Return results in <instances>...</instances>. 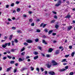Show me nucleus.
<instances>
[{"instance_id":"nucleus-1","label":"nucleus","mask_w":75,"mask_h":75,"mask_svg":"<svg viewBox=\"0 0 75 75\" xmlns=\"http://www.w3.org/2000/svg\"><path fill=\"white\" fill-rule=\"evenodd\" d=\"M52 63L53 65H57V63L55 62V61L54 60H52Z\"/></svg>"},{"instance_id":"nucleus-2","label":"nucleus","mask_w":75,"mask_h":75,"mask_svg":"<svg viewBox=\"0 0 75 75\" xmlns=\"http://www.w3.org/2000/svg\"><path fill=\"white\" fill-rule=\"evenodd\" d=\"M72 28H73V27H72V26L70 25V26H69V27H68L67 28V29H68V31H69V30H71V29H72Z\"/></svg>"},{"instance_id":"nucleus-3","label":"nucleus","mask_w":75,"mask_h":75,"mask_svg":"<svg viewBox=\"0 0 75 75\" xmlns=\"http://www.w3.org/2000/svg\"><path fill=\"white\" fill-rule=\"evenodd\" d=\"M49 73L51 75H55V73L54 71H50L49 72Z\"/></svg>"},{"instance_id":"nucleus-4","label":"nucleus","mask_w":75,"mask_h":75,"mask_svg":"<svg viewBox=\"0 0 75 75\" xmlns=\"http://www.w3.org/2000/svg\"><path fill=\"white\" fill-rule=\"evenodd\" d=\"M27 69V68L23 67L21 69V71L23 72V71H25V70H26Z\"/></svg>"},{"instance_id":"nucleus-5","label":"nucleus","mask_w":75,"mask_h":75,"mask_svg":"<svg viewBox=\"0 0 75 75\" xmlns=\"http://www.w3.org/2000/svg\"><path fill=\"white\" fill-rule=\"evenodd\" d=\"M26 42H28V43H32L33 41L31 40H28L26 41Z\"/></svg>"},{"instance_id":"nucleus-6","label":"nucleus","mask_w":75,"mask_h":75,"mask_svg":"<svg viewBox=\"0 0 75 75\" xmlns=\"http://www.w3.org/2000/svg\"><path fill=\"white\" fill-rule=\"evenodd\" d=\"M66 70L65 69L63 68L62 69L59 70V71L60 72H63V71H65Z\"/></svg>"},{"instance_id":"nucleus-7","label":"nucleus","mask_w":75,"mask_h":75,"mask_svg":"<svg viewBox=\"0 0 75 75\" xmlns=\"http://www.w3.org/2000/svg\"><path fill=\"white\" fill-rule=\"evenodd\" d=\"M11 68H12V67H10L7 68L6 69V71H7V72H9V71L11 69Z\"/></svg>"},{"instance_id":"nucleus-8","label":"nucleus","mask_w":75,"mask_h":75,"mask_svg":"<svg viewBox=\"0 0 75 75\" xmlns=\"http://www.w3.org/2000/svg\"><path fill=\"white\" fill-rule=\"evenodd\" d=\"M75 52H72L71 54V55L72 57H74V55H75Z\"/></svg>"},{"instance_id":"nucleus-9","label":"nucleus","mask_w":75,"mask_h":75,"mask_svg":"<svg viewBox=\"0 0 75 75\" xmlns=\"http://www.w3.org/2000/svg\"><path fill=\"white\" fill-rule=\"evenodd\" d=\"M52 51H53V49H52L51 48H50L49 49L48 51L50 52H52Z\"/></svg>"},{"instance_id":"nucleus-10","label":"nucleus","mask_w":75,"mask_h":75,"mask_svg":"<svg viewBox=\"0 0 75 75\" xmlns=\"http://www.w3.org/2000/svg\"><path fill=\"white\" fill-rule=\"evenodd\" d=\"M2 47H3V48H6V47H7V44L6 43L5 45H3L2 46Z\"/></svg>"},{"instance_id":"nucleus-11","label":"nucleus","mask_w":75,"mask_h":75,"mask_svg":"<svg viewBox=\"0 0 75 75\" xmlns=\"http://www.w3.org/2000/svg\"><path fill=\"white\" fill-rule=\"evenodd\" d=\"M42 42L43 43V44H47V43L45 42V40H42Z\"/></svg>"},{"instance_id":"nucleus-12","label":"nucleus","mask_w":75,"mask_h":75,"mask_svg":"<svg viewBox=\"0 0 75 75\" xmlns=\"http://www.w3.org/2000/svg\"><path fill=\"white\" fill-rule=\"evenodd\" d=\"M59 50H56V51L55 53L56 54H59Z\"/></svg>"},{"instance_id":"nucleus-13","label":"nucleus","mask_w":75,"mask_h":75,"mask_svg":"<svg viewBox=\"0 0 75 75\" xmlns=\"http://www.w3.org/2000/svg\"><path fill=\"white\" fill-rule=\"evenodd\" d=\"M13 36V35H10V37L9 38V40H11L12 39V37Z\"/></svg>"},{"instance_id":"nucleus-14","label":"nucleus","mask_w":75,"mask_h":75,"mask_svg":"<svg viewBox=\"0 0 75 75\" xmlns=\"http://www.w3.org/2000/svg\"><path fill=\"white\" fill-rule=\"evenodd\" d=\"M25 50V48L24 47H23L21 50V52H23V51H24Z\"/></svg>"},{"instance_id":"nucleus-15","label":"nucleus","mask_w":75,"mask_h":75,"mask_svg":"<svg viewBox=\"0 0 75 75\" xmlns=\"http://www.w3.org/2000/svg\"><path fill=\"white\" fill-rule=\"evenodd\" d=\"M57 3L59 4V5H60L61 4V1L60 0L58 1Z\"/></svg>"},{"instance_id":"nucleus-16","label":"nucleus","mask_w":75,"mask_h":75,"mask_svg":"<svg viewBox=\"0 0 75 75\" xmlns=\"http://www.w3.org/2000/svg\"><path fill=\"white\" fill-rule=\"evenodd\" d=\"M70 17H71V16L69 15H67L65 17V18H70Z\"/></svg>"},{"instance_id":"nucleus-17","label":"nucleus","mask_w":75,"mask_h":75,"mask_svg":"<svg viewBox=\"0 0 75 75\" xmlns=\"http://www.w3.org/2000/svg\"><path fill=\"white\" fill-rule=\"evenodd\" d=\"M38 58V56L37 55L35 57H34V59H37Z\"/></svg>"},{"instance_id":"nucleus-18","label":"nucleus","mask_w":75,"mask_h":75,"mask_svg":"<svg viewBox=\"0 0 75 75\" xmlns=\"http://www.w3.org/2000/svg\"><path fill=\"white\" fill-rule=\"evenodd\" d=\"M52 33V30H50L48 32V34H51Z\"/></svg>"},{"instance_id":"nucleus-19","label":"nucleus","mask_w":75,"mask_h":75,"mask_svg":"<svg viewBox=\"0 0 75 75\" xmlns=\"http://www.w3.org/2000/svg\"><path fill=\"white\" fill-rule=\"evenodd\" d=\"M47 66L48 68H50V67H51V65H50V64H48L47 65Z\"/></svg>"},{"instance_id":"nucleus-20","label":"nucleus","mask_w":75,"mask_h":75,"mask_svg":"<svg viewBox=\"0 0 75 75\" xmlns=\"http://www.w3.org/2000/svg\"><path fill=\"white\" fill-rule=\"evenodd\" d=\"M36 32L37 33H40L41 32V30L40 29H37L36 30Z\"/></svg>"},{"instance_id":"nucleus-21","label":"nucleus","mask_w":75,"mask_h":75,"mask_svg":"<svg viewBox=\"0 0 75 75\" xmlns=\"http://www.w3.org/2000/svg\"><path fill=\"white\" fill-rule=\"evenodd\" d=\"M14 63V61H11L10 62V64H13Z\"/></svg>"},{"instance_id":"nucleus-22","label":"nucleus","mask_w":75,"mask_h":75,"mask_svg":"<svg viewBox=\"0 0 75 75\" xmlns=\"http://www.w3.org/2000/svg\"><path fill=\"white\" fill-rule=\"evenodd\" d=\"M66 61H67V59H63L62 61V62H66Z\"/></svg>"},{"instance_id":"nucleus-23","label":"nucleus","mask_w":75,"mask_h":75,"mask_svg":"<svg viewBox=\"0 0 75 75\" xmlns=\"http://www.w3.org/2000/svg\"><path fill=\"white\" fill-rule=\"evenodd\" d=\"M19 62H21V61H23V59H22L21 58H19Z\"/></svg>"},{"instance_id":"nucleus-24","label":"nucleus","mask_w":75,"mask_h":75,"mask_svg":"<svg viewBox=\"0 0 75 75\" xmlns=\"http://www.w3.org/2000/svg\"><path fill=\"white\" fill-rule=\"evenodd\" d=\"M21 55H22L23 56H24V55H25V52H23L21 53Z\"/></svg>"},{"instance_id":"nucleus-25","label":"nucleus","mask_w":75,"mask_h":75,"mask_svg":"<svg viewBox=\"0 0 75 75\" xmlns=\"http://www.w3.org/2000/svg\"><path fill=\"white\" fill-rule=\"evenodd\" d=\"M59 6H60L59 4H56L55 5V6H56V7H58Z\"/></svg>"},{"instance_id":"nucleus-26","label":"nucleus","mask_w":75,"mask_h":75,"mask_svg":"<svg viewBox=\"0 0 75 75\" xmlns=\"http://www.w3.org/2000/svg\"><path fill=\"white\" fill-rule=\"evenodd\" d=\"M20 10H21V9H20V8H18L16 9V11L18 12L19 11H20Z\"/></svg>"},{"instance_id":"nucleus-27","label":"nucleus","mask_w":75,"mask_h":75,"mask_svg":"<svg viewBox=\"0 0 75 75\" xmlns=\"http://www.w3.org/2000/svg\"><path fill=\"white\" fill-rule=\"evenodd\" d=\"M30 68L31 69V71H33L34 69V68L33 67H30Z\"/></svg>"},{"instance_id":"nucleus-28","label":"nucleus","mask_w":75,"mask_h":75,"mask_svg":"<svg viewBox=\"0 0 75 75\" xmlns=\"http://www.w3.org/2000/svg\"><path fill=\"white\" fill-rule=\"evenodd\" d=\"M58 27H59V26L58 25H56L55 26V28H58Z\"/></svg>"},{"instance_id":"nucleus-29","label":"nucleus","mask_w":75,"mask_h":75,"mask_svg":"<svg viewBox=\"0 0 75 75\" xmlns=\"http://www.w3.org/2000/svg\"><path fill=\"white\" fill-rule=\"evenodd\" d=\"M14 6V3H13L11 4V7H13Z\"/></svg>"},{"instance_id":"nucleus-30","label":"nucleus","mask_w":75,"mask_h":75,"mask_svg":"<svg viewBox=\"0 0 75 75\" xmlns=\"http://www.w3.org/2000/svg\"><path fill=\"white\" fill-rule=\"evenodd\" d=\"M6 44L7 46V45H8V46H10V42L8 43H6Z\"/></svg>"},{"instance_id":"nucleus-31","label":"nucleus","mask_w":75,"mask_h":75,"mask_svg":"<svg viewBox=\"0 0 75 75\" xmlns=\"http://www.w3.org/2000/svg\"><path fill=\"white\" fill-rule=\"evenodd\" d=\"M14 41L16 43H17L18 42V40L16 39H15Z\"/></svg>"},{"instance_id":"nucleus-32","label":"nucleus","mask_w":75,"mask_h":75,"mask_svg":"<svg viewBox=\"0 0 75 75\" xmlns=\"http://www.w3.org/2000/svg\"><path fill=\"white\" fill-rule=\"evenodd\" d=\"M38 41H39V39H36L35 40V42H38Z\"/></svg>"},{"instance_id":"nucleus-33","label":"nucleus","mask_w":75,"mask_h":75,"mask_svg":"<svg viewBox=\"0 0 75 75\" xmlns=\"http://www.w3.org/2000/svg\"><path fill=\"white\" fill-rule=\"evenodd\" d=\"M29 22H30V23L33 22V19H30L29 20Z\"/></svg>"},{"instance_id":"nucleus-34","label":"nucleus","mask_w":75,"mask_h":75,"mask_svg":"<svg viewBox=\"0 0 75 75\" xmlns=\"http://www.w3.org/2000/svg\"><path fill=\"white\" fill-rule=\"evenodd\" d=\"M38 49H39V50H41L42 48H41V47L38 46Z\"/></svg>"},{"instance_id":"nucleus-35","label":"nucleus","mask_w":75,"mask_h":75,"mask_svg":"<svg viewBox=\"0 0 75 75\" xmlns=\"http://www.w3.org/2000/svg\"><path fill=\"white\" fill-rule=\"evenodd\" d=\"M17 32L18 33H21V30H17Z\"/></svg>"},{"instance_id":"nucleus-36","label":"nucleus","mask_w":75,"mask_h":75,"mask_svg":"<svg viewBox=\"0 0 75 75\" xmlns=\"http://www.w3.org/2000/svg\"><path fill=\"white\" fill-rule=\"evenodd\" d=\"M55 21V20H53L51 22V23H54Z\"/></svg>"},{"instance_id":"nucleus-37","label":"nucleus","mask_w":75,"mask_h":75,"mask_svg":"<svg viewBox=\"0 0 75 75\" xmlns=\"http://www.w3.org/2000/svg\"><path fill=\"white\" fill-rule=\"evenodd\" d=\"M23 44L25 45H28V44L26 42H25V43H23Z\"/></svg>"},{"instance_id":"nucleus-38","label":"nucleus","mask_w":75,"mask_h":75,"mask_svg":"<svg viewBox=\"0 0 75 75\" xmlns=\"http://www.w3.org/2000/svg\"><path fill=\"white\" fill-rule=\"evenodd\" d=\"M7 57H8V58H9V59H11V57L10 56H7Z\"/></svg>"},{"instance_id":"nucleus-39","label":"nucleus","mask_w":75,"mask_h":75,"mask_svg":"<svg viewBox=\"0 0 75 75\" xmlns=\"http://www.w3.org/2000/svg\"><path fill=\"white\" fill-rule=\"evenodd\" d=\"M7 59V57H3V59L4 60H5V59Z\"/></svg>"},{"instance_id":"nucleus-40","label":"nucleus","mask_w":75,"mask_h":75,"mask_svg":"<svg viewBox=\"0 0 75 75\" xmlns=\"http://www.w3.org/2000/svg\"><path fill=\"white\" fill-rule=\"evenodd\" d=\"M44 30L45 31V32H48V30L47 29H45Z\"/></svg>"},{"instance_id":"nucleus-41","label":"nucleus","mask_w":75,"mask_h":75,"mask_svg":"<svg viewBox=\"0 0 75 75\" xmlns=\"http://www.w3.org/2000/svg\"><path fill=\"white\" fill-rule=\"evenodd\" d=\"M69 56V55H66L65 56V57H66V58H67V57H68Z\"/></svg>"},{"instance_id":"nucleus-42","label":"nucleus","mask_w":75,"mask_h":75,"mask_svg":"<svg viewBox=\"0 0 75 75\" xmlns=\"http://www.w3.org/2000/svg\"><path fill=\"white\" fill-rule=\"evenodd\" d=\"M52 13H53V14H57V12H55L54 11H52Z\"/></svg>"},{"instance_id":"nucleus-43","label":"nucleus","mask_w":75,"mask_h":75,"mask_svg":"<svg viewBox=\"0 0 75 75\" xmlns=\"http://www.w3.org/2000/svg\"><path fill=\"white\" fill-rule=\"evenodd\" d=\"M36 70L38 71V72L40 71V69H39V68H36Z\"/></svg>"},{"instance_id":"nucleus-44","label":"nucleus","mask_w":75,"mask_h":75,"mask_svg":"<svg viewBox=\"0 0 75 75\" xmlns=\"http://www.w3.org/2000/svg\"><path fill=\"white\" fill-rule=\"evenodd\" d=\"M74 74V72H71L70 73V75H73Z\"/></svg>"},{"instance_id":"nucleus-45","label":"nucleus","mask_w":75,"mask_h":75,"mask_svg":"<svg viewBox=\"0 0 75 75\" xmlns=\"http://www.w3.org/2000/svg\"><path fill=\"white\" fill-rule=\"evenodd\" d=\"M12 29H13V30H16V27H13L12 28Z\"/></svg>"},{"instance_id":"nucleus-46","label":"nucleus","mask_w":75,"mask_h":75,"mask_svg":"<svg viewBox=\"0 0 75 75\" xmlns=\"http://www.w3.org/2000/svg\"><path fill=\"white\" fill-rule=\"evenodd\" d=\"M65 69H68V66H67L66 67H65Z\"/></svg>"},{"instance_id":"nucleus-47","label":"nucleus","mask_w":75,"mask_h":75,"mask_svg":"<svg viewBox=\"0 0 75 75\" xmlns=\"http://www.w3.org/2000/svg\"><path fill=\"white\" fill-rule=\"evenodd\" d=\"M57 34L56 33H53L52 34V35L54 36V35H56Z\"/></svg>"},{"instance_id":"nucleus-48","label":"nucleus","mask_w":75,"mask_h":75,"mask_svg":"<svg viewBox=\"0 0 75 75\" xmlns=\"http://www.w3.org/2000/svg\"><path fill=\"white\" fill-rule=\"evenodd\" d=\"M34 54H35V55H37L38 54V53L37 52H35L34 53Z\"/></svg>"},{"instance_id":"nucleus-49","label":"nucleus","mask_w":75,"mask_h":75,"mask_svg":"<svg viewBox=\"0 0 75 75\" xmlns=\"http://www.w3.org/2000/svg\"><path fill=\"white\" fill-rule=\"evenodd\" d=\"M23 16V17H27V16L25 14Z\"/></svg>"},{"instance_id":"nucleus-50","label":"nucleus","mask_w":75,"mask_h":75,"mask_svg":"<svg viewBox=\"0 0 75 75\" xmlns=\"http://www.w3.org/2000/svg\"><path fill=\"white\" fill-rule=\"evenodd\" d=\"M15 50L14 49H11V52H14Z\"/></svg>"},{"instance_id":"nucleus-51","label":"nucleus","mask_w":75,"mask_h":75,"mask_svg":"<svg viewBox=\"0 0 75 75\" xmlns=\"http://www.w3.org/2000/svg\"><path fill=\"white\" fill-rule=\"evenodd\" d=\"M54 18H55V19H57V16H54Z\"/></svg>"},{"instance_id":"nucleus-52","label":"nucleus","mask_w":75,"mask_h":75,"mask_svg":"<svg viewBox=\"0 0 75 75\" xmlns=\"http://www.w3.org/2000/svg\"><path fill=\"white\" fill-rule=\"evenodd\" d=\"M20 3V2L19 1H16V4H19Z\"/></svg>"},{"instance_id":"nucleus-53","label":"nucleus","mask_w":75,"mask_h":75,"mask_svg":"<svg viewBox=\"0 0 75 75\" xmlns=\"http://www.w3.org/2000/svg\"><path fill=\"white\" fill-rule=\"evenodd\" d=\"M17 71V69H15L14 70V73H16V71Z\"/></svg>"},{"instance_id":"nucleus-54","label":"nucleus","mask_w":75,"mask_h":75,"mask_svg":"<svg viewBox=\"0 0 75 75\" xmlns=\"http://www.w3.org/2000/svg\"><path fill=\"white\" fill-rule=\"evenodd\" d=\"M31 25L32 26H34V23H32L31 24Z\"/></svg>"},{"instance_id":"nucleus-55","label":"nucleus","mask_w":75,"mask_h":75,"mask_svg":"<svg viewBox=\"0 0 75 75\" xmlns=\"http://www.w3.org/2000/svg\"><path fill=\"white\" fill-rule=\"evenodd\" d=\"M30 61L31 60H30V59H28L27 60V61H28V62H30Z\"/></svg>"},{"instance_id":"nucleus-56","label":"nucleus","mask_w":75,"mask_h":75,"mask_svg":"<svg viewBox=\"0 0 75 75\" xmlns=\"http://www.w3.org/2000/svg\"><path fill=\"white\" fill-rule=\"evenodd\" d=\"M8 7H9V6H8V5H6V8H8Z\"/></svg>"},{"instance_id":"nucleus-57","label":"nucleus","mask_w":75,"mask_h":75,"mask_svg":"<svg viewBox=\"0 0 75 75\" xmlns=\"http://www.w3.org/2000/svg\"><path fill=\"white\" fill-rule=\"evenodd\" d=\"M47 25L45 24L43 26H42L43 28H44V27H45V26H46V25Z\"/></svg>"},{"instance_id":"nucleus-58","label":"nucleus","mask_w":75,"mask_h":75,"mask_svg":"<svg viewBox=\"0 0 75 75\" xmlns=\"http://www.w3.org/2000/svg\"><path fill=\"white\" fill-rule=\"evenodd\" d=\"M6 52L8 54H10V52L9 51H7Z\"/></svg>"},{"instance_id":"nucleus-59","label":"nucleus","mask_w":75,"mask_h":75,"mask_svg":"<svg viewBox=\"0 0 75 75\" xmlns=\"http://www.w3.org/2000/svg\"><path fill=\"white\" fill-rule=\"evenodd\" d=\"M69 47L70 48V49H72V46H69Z\"/></svg>"},{"instance_id":"nucleus-60","label":"nucleus","mask_w":75,"mask_h":75,"mask_svg":"<svg viewBox=\"0 0 75 75\" xmlns=\"http://www.w3.org/2000/svg\"><path fill=\"white\" fill-rule=\"evenodd\" d=\"M16 13V11L15 10H14L13 11V13Z\"/></svg>"},{"instance_id":"nucleus-61","label":"nucleus","mask_w":75,"mask_h":75,"mask_svg":"<svg viewBox=\"0 0 75 75\" xmlns=\"http://www.w3.org/2000/svg\"><path fill=\"white\" fill-rule=\"evenodd\" d=\"M41 71H42V72H43V71H44V69H43V68H41Z\"/></svg>"},{"instance_id":"nucleus-62","label":"nucleus","mask_w":75,"mask_h":75,"mask_svg":"<svg viewBox=\"0 0 75 75\" xmlns=\"http://www.w3.org/2000/svg\"><path fill=\"white\" fill-rule=\"evenodd\" d=\"M45 74L46 75H47V71H45Z\"/></svg>"},{"instance_id":"nucleus-63","label":"nucleus","mask_w":75,"mask_h":75,"mask_svg":"<svg viewBox=\"0 0 75 75\" xmlns=\"http://www.w3.org/2000/svg\"><path fill=\"white\" fill-rule=\"evenodd\" d=\"M28 58H30V57L29 56H27L26 57V59H28Z\"/></svg>"},{"instance_id":"nucleus-64","label":"nucleus","mask_w":75,"mask_h":75,"mask_svg":"<svg viewBox=\"0 0 75 75\" xmlns=\"http://www.w3.org/2000/svg\"><path fill=\"white\" fill-rule=\"evenodd\" d=\"M46 57H50V55H49V54H47L46 55Z\"/></svg>"}]
</instances>
